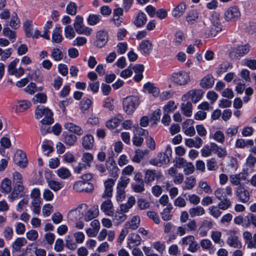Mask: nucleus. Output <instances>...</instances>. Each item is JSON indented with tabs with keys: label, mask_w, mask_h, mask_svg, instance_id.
<instances>
[{
	"label": "nucleus",
	"mask_w": 256,
	"mask_h": 256,
	"mask_svg": "<svg viewBox=\"0 0 256 256\" xmlns=\"http://www.w3.org/2000/svg\"><path fill=\"white\" fill-rule=\"evenodd\" d=\"M35 114L37 119L44 117L40 121L41 124H52L54 122L52 111L43 106H39L37 107Z\"/></svg>",
	"instance_id": "f257e3e1"
},
{
	"label": "nucleus",
	"mask_w": 256,
	"mask_h": 256,
	"mask_svg": "<svg viewBox=\"0 0 256 256\" xmlns=\"http://www.w3.org/2000/svg\"><path fill=\"white\" fill-rule=\"evenodd\" d=\"M130 182L126 176H121L118 180L116 189V199L118 202H122L126 198L125 189Z\"/></svg>",
	"instance_id": "f03ea898"
},
{
	"label": "nucleus",
	"mask_w": 256,
	"mask_h": 256,
	"mask_svg": "<svg viewBox=\"0 0 256 256\" xmlns=\"http://www.w3.org/2000/svg\"><path fill=\"white\" fill-rule=\"evenodd\" d=\"M139 105V100L136 96L126 97L123 101V108L128 114H132Z\"/></svg>",
	"instance_id": "7ed1b4c3"
},
{
	"label": "nucleus",
	"mask_w": 256,
	"mask_h": 256,
	"mask_svg": "<svg viewBox=\"0 0 256 256\" xmlns=\"http://www.w3.org/2000/svg\"><path fill=\"white\" fill-rule=\"evenodd\" d=\"M171 80L179 86L187 84L190 80V77L188 72L185 71H179L172 74Z\"/></svg>",
	"instance_id": "20e7f679"
},
{
	"label": "nucleus",
	"mask_w": 256,
	"mask_h": 256,
	"mask_svg": "<svg viewBox=\"0 0 256 256\" xmlns=\"http://www.w3.org/2000/svg\"><path fill=\"white\" fill-rule=\"evenodd\" d=\"M250 50V46L248 44L238 46L236 48H232L229 56L232 60H238L246 54Z\"/></svg>",
	"instance_id": "39448f33"
},
{
	"label": "nucleus",
	"mask_w": 256,
	"mask_h": 256,
	"mask_svg": "<svg viewBox=\"0 0 256 256\" xmlns=\"http://www.w3.org/2000/svg\"><path fill=\"white\" fill-rule=\"evenodd\" d=\"M203 92L201 90L194 89L190 90L182 96L183 101H186L190 98L194 103H196L201 100Z\"/></svg>",
	"instance_id": "423d86ee"
},
{
	"label": "nucleus",
	"mask_w": 256,
	"mask_h": 256,
	"mask_svg": "<svg viewBox=\"0 0 256 256\" xmlns=\"http://www.w3.org/2000/svg\"><path fill=\"white\" fill-rule=\"evenodd\" d=\"M26 194V191L23 184L14 185L12 192L8 196V198L10 202H13L15 200L24 197Z\"/></svg>",
	"instance_id": "0eeeda50"
},
{
	"label": "nucleus",
	"mask_w": 256,
	"mask_h": 256,
	"mask_svg": "<svg viewBox=\"0 0 256 256\" xmlns=\"http://www.w3.org/2000/svg\"><path fill=\"white\" fill-rule=\"evenodd\" d=\"M19 59L16 58L10 63L8 66V72L9 74L20 77L24 74V70L23 68H16Z\"/></svg>",
	"instance_id": "6e6552de"
},
{
	"label": "nucleus",
	"mask_w": 256,
	"mask_h": 256,
	"mask_svg": "<svg viewBox=\"0 0 256 256\" xmlns=\"http://www.w3.org/2000/svg\"><path fill=\"white\" fill-rule=\"evenodd\" d=\"M240 16L239 9L236 6L228 8L224 13V18L227 22H235Z\"/></svg>",
	"instance_id": "1a4fd4ad"
},
{
	"label": "nucleus",
	"mask_w": 256,
	"mask_h": 256,
	"mask_svg": "<svg viewBox=\"0 0 256 256\" xmlns=\"http://www.w3.org/2000/svg\"><path fill=\"white\" fill-rule=\"evenodd\" d=\"M73 188L77 192H91L94 190V186L90 182L79 180L74 184Z\"/></svg>",
	"instance_id": "9d476101"
},
{
	"label": "nucleus",
	"mask_w": 256,
	"mask_h": 256,
	"mask_svg": "<svg viewBox=\"0 0 256 256\" xmlns=\"http://www.w3.org/2000/svg\"><path fill=\"white\" fill-rule=\"evenodd\" d=\"M106 168L109 172L110 176L116 180L118 176L119 168L113 158H110L106 162Z\"/></svg>",
	"instance_id": "9b49d317"
},
{
	"label": "nucleus",
	"mask_w": 256,
	"mask_h": 256,
	"mask_svg": "<svg viewBox=\"0 0 256 256\" xmlns=\"http://www.w3.org/2000/svg\"><path fill=\"white\" fill-rule=\"evenodd\" d=\"M88 205L86 204H82L78 206L76 209L70 210L68 214V219L74 222L82 217L83 214H81L80 210L83 208H86Z\"/></svg>",
	"instance_id": "f8f14e48"
},
{
	"label": "nucleus",
	"mask_w": 256,
	"mask_h": 256,
	"mask_svg": "<svg viewBox=\"0 0 256 256\" xmlns=\"http://www.w3.org/2000/svg\"><path fill=\"white\" fill-rule=\"evenodd\" d=\"M235 192L236 196L240 202L246 203L250 200V193L248 191L242 186H237L236 188Z\"/></svg>",
	"instance_id": "ddd939ff"
},
{
	"label": "nucleus",
	"mask_w": 256,
	"mask_h": 256,
	"mask_svg": "<svg viewBox=\"0 0 256 256\" xmlns=\"http://www.w3.org/2000/svg\"><path fill=\"white\" fill-rule=\"evenodd\" d=\"M168 159V162H169L168 156L164 152H159L156 158H152L150 160L149 162L152 165L161 166L162 165L166 164V160Z\"/></svg>",
	"instance_id": "4468645a"
},
{
	"label": "nucleus",
	"mask_w": 256,
	"mask_h": 256,
	"mask_svg": "<svg viewBox=\"0 0 256 256\" xmlns=\"http://www.w3.org/2000/svg\"><path fill=\"white\" fill-rule=\"evenodd\" d=\"M242 236L248 248H256V233L252 236V234L250 232L246 231L243 233Z\"/></svg>",
	"instance_id": "2eb2a0df"
},
{
	"label": "nucleus",
	"mask_w": 256,
	"mask_h": 256,
	"mask_svg": "<svg viewBox=\"0 0 256 256\" xmlns=\"http://www.w3.org/2000/svg\"><path fill=\"white\" fill-rule=\"evenodd\" d=\"M194 121L188 119L182 124V129L184 132L188 136H192L196 134L195 128L193 126Z\"/></svg>",
	"instance_id": "dca6fc26"
},
{
	"label": "nucleus",
	"mask_w": 256,
	"mask_h": 256,
	"mask_svg": "<svg viewBox=\"0 0 256 256\" xmlns=\"http://www.w3.org/2000/svg\"><path fill=\"white\" fill-rule=\"evenodd\" d=\"M14 160L16 164L22 168H24L27 164L26 154L21 150H18L14 155Z\"/></svg>",
	"instance_id": "f3484780"
},
{
	"label": "nucleus",
	"mask_w": 256,
	"mask_h": 256,
	"mask_svg": "<svg viewBox=\"0 0 256 256\" xmlns=\"http://www.w3.org/2000/svg\"><path fill=\"white\" fill-rule=\"evenodd\" d=\"M200 243L202 248L204 251L208 252L210 254H213L215 253L216 248L209 239H202Z\"/></svg>",
	"instance_id": "a211bd4d"
},
{
	"label": "nucleus",
	"mask_w": 256,
	"mask_h": 256,
	"mask_svg": "<svg viewBox=\"0 0 256 256\" xmlns=\"http://www.w3.org/2000/svg\"><path fill=\"white\" fill-rule=\"evenodd\" d=\"M142 238L137 234L132 233L128 235V246L130 248L137 246L140 244Z\"/></svg>",
	"instance_id": "6ab92c4d"
},
{
	"label": "nucleus",
	"mask_w": 256,
	"mask_h": 256,
	"mask_svg": "<svg viewBox=\"0 0 256 256\" xmlns=\"http://www.w3.org/2000/svg\"><path fill=\"white\" fill-rule=\"evenodd\" d=\"M101 210L108 216H112L114 214L113 204L110 200H104L100 206Z\"/></svg>",
	"instance_id": "aec40b11"
},
{
	"label": "nucleus",
	"mask_w": 256,
	"mask_h": 256,
	"mask_svg": "<svg viewBox=\"0 0 256 256\" xmlns=\"http://www.w3.org/2000/svg\"><path fill=\"white\" fill-rule=\"evenodd\" d=\"M214 194L218 200H221L226 196H232V188L230 186H227L224 188H218L214 191Z\"/></svg>",
	"instance_id": "412c9836"
},
{
	"label": "nucleus",
	"mask_w": 256,
	"mask_h": 256,
	"mask_svg": "<svg viewBox=\"0 0 256 256\" xmlns=\"http://www.w3.org/2000/svg\"><path fill=\"white\" fill-rule=\"evenodd\" d=\"M214 83V78L211 74H208L204 77L200 82L202 88L208 89L212 88Z\"/></svg>",
	"instance_id": "4be33fe9"
},
{
	"label": "nucleus",
	"mask_w": 256,
	"mask_h": 256,
	"mask_svg": "<svg viewBox=\"0 0 256 256\" xmlns=\"http://www.w3.org/2000/svg\"><path fill=\"white\" fill-rule=\"evenodd\" d=\"M96 44L102 48L104 46L108 40V34L104 30H99L96 34Z\"/></svg>",
	"instance_id": "5701e85b"
},
{
	"label": "nucleus",
	"mask_w": 256,
	"mask_h": 256,
	"mask_svg": "<svg viewBox=\"0 0 256 256\" xmlns=\"http://www.w3.org/2000/svg\"><path fill=\"white\" fill-rule=\"evenodd\" d=\"M246 176L244 172H240L238 174L230 176V183L238 186H242L240 182L246 180Z\"/></svg>",
	"instance_id": "b1692460"
},
{
	"label": "nucleus",
	"mask_w": 256,
	"mask_h": 256,
	"mask_svg": "<svg viewBox=\"0 0 256 256\" xmlns=\"http://www.w3.org/2000/svg\"><path fill=\"white\" fill-rule=\"evenodd\" d=\"M202 139L198 136L194 138H186L184 142L185 145L188 148H200L202 146Z\"/></svg>",
	"instance_id": "393cba45"
},
{
	"label": "nucleus",
	"mask_w": 256,
	"mask_h": 256,
	"mask_svg": "<svg viewBox=\"0 0 256 256\" xmlns=\"http://www.w3.org/2000/svg\"><path fill=\"white\" fill-rule=\"evenodd\" d=\"M226 243L231 247L240 248L241 247V243L238 240V237L236 235L234 231H232L230 236L228 238Z\"/></svg>",
	"instance_id": "a878e982"
},
{
	"label": "nucleus",
	"mask_w": 256,
	"mask_h": 256,
	"mask_svg": "<svg viewBox=\"0 0 256 256\" xmlns=\"http://www.w3.org/2000/svg\"><path fill=\"white\" fill-rule=\"evenodd\" d=\"M146 21L147 18L146 14L142 12H140L135 17L134 24L137 27L140 28L144 26Z\"/></svg>",
	"instance_id": "bb28decb"
},
{
	"label": "nucleus",
	"mask_w": 256,
	"mask_h": 256,
	"mask_svg": "<svg viewBox=\"0 0 256 256\" xmlns=\"http://www.w3.org/2000/svg\"><path fill=\"white\" fill-rule=\"evenodd\" d=\"M62 136V142L67 146H74L77 141V138L74 134H68L64 132Z\"/></svg>",
	"instance_id": "cd10ccee"
},
{
	"label": "nucleus",
	"mask_w": 256,
	"mask_h": 256,
	"mask_svg": "<svg viewBox=\"0 0 256 256\" xmlns=\"http://www.w3.org/2000/svg\"><path fill=\"white\" fill-rule=\"evenodd\" d=\"M99 210L98 206L95 205L90 208L86 212L84 216V220L88 222L98 215Z\"/></svg>",
	"instance_id": "c85d7f7f"
},
{
	"label": "nucleus",
	"mask_w": 256,
	"mask_h": 256,
	"mask_svg": "<svg viewBox=\"0 0 256 256\" xmlns=\"http://www.w3.org/2000/svg\"><path fill=\"white\" fill-rule=\"evenodd\" d=\"M140 220L138 216H134L130 220L126 222V228L136 230L140 226Z\"/></svg>",
	"instance_id": "c756f323"
},
{
	"label": "nucleus",
	"mask_w": 256,
	"mask_h": 256,
	"mask_svg": "<svg viewBox=\"0 0 256 256\" xmlns=\"http://www.w3.org/2000/svg\"><path fill=\"white\" fill-rule=\"evenodd\" d=\"M112 216L114 224L116 226L123 222L127 218V216L120 210L116 212Z\"/></svg>",
	"instance_id": "7c9ffc66"
},
{
	"label": "nucleus",
	"mask_w": 256,
	"mask_h": 256,
	"mask_svg": "<svg viewBox=\"0 0 256 256\" xmlns=\"http://www.w3.org/2000/svg\"><path fill=\"white\" fill-rule=\"evenodd\" d=\"M144 91L149 94H152L154 96H158L160 94V90L154 84L148 82L144 84Z\"/></svg>",
	"instance_id": "2f4dec72"
},
{
	"label": "nucleus",
	"mask_w": 256,
	"mask_h": 256,
	"mask_svg": "<svg viewBox=\"0 0 256 256\" xmlns=\"http://www.w3.org/2000/svg\"><path fill=\"white\" fill-rule=\"evenodd\" d=\"M199 14L196 10H191L186 14V20L189 24H192L198 22Z\"/></svg>",
	"instance_id": "473e14b6"
},
{
	"label": "nucleus",
	"mask_w": 256,
	"mask_h": 256,
	"mask_svg": "<svg viewBox=\"0 0 256 256\" xmlns=\"http://www.w3.org/2000/svg\"><path fill=\"white\" fill-rule=\"evenodd\" d=\"M152 44L150 40H144L140 44V50L144 54H149L152 52Z\"/></svg>",
	"instance_id": "72a5a7b5"
},
{
	"label": "nucleus",
	"mask_w": 256,
	"mask_h": 256,
	"mask_svg": "<svg viewBox=\"0 0 256 256\" xmlns=\"http://www.w3.org/2000/svg\"><path fill=\"white\" fill-rule=\"evenodd\" d=\"M186 8L185 2H182L178 5L172 10V14L176 18H180L184 12Z\"/></svg>",
	"instance_id": "f704fd0d"
},
{
	"label": "nucleus",
	"mask_w": 256,
	"mask_h": 256,
	"mask_svg": "<svg viewBox=\"0 0 256 256\" xmlns=\"http://www.w3.org/2000/svg\"><path fill=\"white\" fill-rule=\"evenodd\" d=\"M188 212L190 216L192 218L204 215L205 214V210L202 206H198L190 208Z\"/></svg>",
	"instance_id": "c9c22d12"
},
{
	"label": "nucleus",
	"mask_w": 256,
	"mask_h": 256,
	"mask_svg": "<svg viewBox=\"0 0 256 256\" xmlns=\"http://www.w3.org/2000/svg\"><path fill=\"white\" fill-rule=\"evenodd\" d=\"M136 203L135 198L131 196L128 198L127 202L126 204H122L120 205V210L124 213L128 212Z\"/></svg>",
	"instance_id": "e433bc0d"
},
{
	"label": "nucleus",
	"mask_w": 256,
	"mask_h": 256,
	"mask_svg": "<svg viewBox=\"0 0 256 256\" xmlns=\"http://www.w3.org/2000/svg\"><path fill=\"white\" fill-rule=\"evenodd\" d=\"M222 30V26L218 21L214 22L211 28L209 29V36H216L218 32Z\"/></svg>",
	"instance_id": "4c0bfd02"
},
{
	"label": "nucleus",
	"mask_w": 256,
	"mask_h": 256,
	"mask_svg": "<svg viewBox=\"0 0 256 256\" xmlns=\"http://www.w3.org/2000/svg\"><path fill=\"white\" fill-rule=\"evenodd\" d=\"M0 188L2 192L10 193L12 190L11 180L8 178L4 179L1 182Z\"/></svg>",
	"instance_id": "58836bf2"
},
{
	"label": "nucleus",
	"mask_w": 256,
	"mask_h": 256,
	"mask_svg": "<svg viewBox=\"0 0 256 256\" xmlns=\"http://www.w3.org/2000/svg\"><path fill=\"white\" fill-rule=\"evenodd\" d=\"M27 242L24 238H18L12 244V249L16 252H19L22 246L26 244Z\"/></svg>",
	"instance_id": "ea45409f"
},
{
	"label": "nucleus",
	"mask_w": 256,
	"mask_h": 256,
	"mask_svg": "<svg viewBox=\"0 0 256 256\" xmlns=\"http://www.w3.org/2000/svg\"><path fill=\"white\" fill-rule=\"evenodd\" d=\"M93 136L90 134L85 136L82 139V146L86 150H90L93 146Z\"/></svg>",
	"instance_id": "a19ab883"
},
{
	"label": "nucleus",
	"mask_w": 256,
	"mask_h": 256,
	"mask_svg": "<svg viewBox=\"0 0 256 256\" xmlns=\"http://www.w3.org/2000/svg\"><path fill=\"white\" fill-rule=\"evenodd\" d=\"M180 108L183 114L188 117H190L192 114V104L190 102L182 103Z\"/></svg>",
	"instance_id": "79ce46f5"
},
{
	"label": "nucleus",
	"mask_w": 256,
	"mask_h": 256,
	"mask_svg": "<svg viewBox=\"0 0 256 256\" xmlns=\"http://www.w3.org/2000/svg\"><path fill=\"white\" fill-rule=\"evenodd\" d=\"M172 208V204H169L167 205V206L163 210L160 214L163 220H168L172 218V214H170V212Z\"/></svg>",
	"instance_id": "37998d69"
},
{
	"label": "nucleus",
	"mask_w": 256,
	"mask_h": 256,
	"mask_svg": "<svg viewBox=\"0 0 256 256\" xmlns=\"http://www.w3.org/2000/svg\"><path fill=\"white\" fill-rule=\"evenodd\" d=\"M62 32L61 28L56 26L52 34V41L56 43H60L62 40V36L60 33Z\"/></svg>",
	"instance_id": "c03bdc74"
},
{
	"label": "nucleus",
	"mask_w": 256,
	"mask_h": 256,
	"mask_svg": "<svg viewBox=\"0 0 256 256\" xmlns=\"http://www.w3.org/2000/svg\"><path fill=\"white\" fill-rule=\"evenodd\" d=\"M56 173L58 177L63 180L69 178L72 175L70 170L64 167L59 168Z\"/></svg>",
	"instance_id": "a18cd8bd"
},
{
	"label": "nucleus",
	"mask_w": 256,
	"mask_h": 256,
	"mask_svg": "<svg viewBox=\"0 0 256 256\" xmlns=\"http://www.w3.org/2000/svg\"><path fill=\"white\" fill-rule=\"evenodd\" d=\"M47 182L48 187L54 192H57L60 190L63 186L62 182L55 180H48Z\"/></svg>",
	"instance_id": "49530a36"
},
{
	"label": "nucleus",
	"mask_w": 256,
	"mask_h": 256,
	"mask_svg": "<svg viewBox=\"0 0 256 256\" xmlns=\"http://www.w3.org/2000/svg\"><path fill=\"white\" fill-rule=\"evenodd\" d=\"M196 180L193 176L188 177L186 179L185 186H182L184 190H192L196 185Z\"/></svg>",
	"instance_id": "de8ad7c7"
},
{
	"label": "nucleus",
	"mask_w": 256,
	"mask_h": 256,
	"mask_svg": "<svg viewBox=\"0 0 256 256\" xmlns=\"http://www.w3.org/2000/svg\"><path fill=\"white\" fill-rule=\"evenodd\" d=\"M24 28L26 36L28 38L32 36L33 24L30 20H26L24 23Z\"/></svg>",
	"instance_id": "09e8293b"
},
{
	"label": "nucleus",
	"mask_w": 256,
	"mask_h": 256,
	"mask_svg": "<svg viewBox=\"0 0 256 256\" xmlns=\"http://www.w3.org/2000/svg\"><path fill=\"white\" fill-rule=\"evenodd\" d=\"M29 251L34 252L36 256H46V251L44 249L38 248L36 247L32 248V246H28L26 248V252L28 253Z\"/></svg>",
	"instance_id": "8fccbe9b"
},
{
	"label": "nucleus",
	"mask_w": 256,
	"mask_h": 256,
	"mask_svg": "<svg viewBox=\"0 0 256 256\" xmlns=\"http://www.w3.org/2000/svg\"><path fill=\"white\" fill-rule=\"evenodd\" d=\"M244 224L249 226L251 224L256 227V216L254 214L250 213L244 218Z\"/></svg>",
	"instance_id": "3c124183"
},
{
	"label": "nucleus",
	"mask_w": 256,
	"mask_h": 256,
	"mask_svg": "<svg viewBox=\"0 0 256 256\" xmlns=\"http://www.w3.org/2000/svg\"><path fill=\"white\" fill-rule=\"evenodd\" d=\"M31 106L30 102L26 100H23L18 102L16 107V110L19 112H23L28 108Z\"/></svg>",
	"instance_id": "603ef678"
},
{
	"label": "nucleus",
	"mask_w": 256,
	"mask_h": 256,
	"mask_svg": "<svg viewBox=\"0 0 256 256\" xmlns=\"http://www.w3.org/2000/svg\"><path fill=\"white\" fill-rule=\"evenodd\" d=\"M177 108V106L175 104L174 101L170 100L167 102L164 106L163 110L164 112L166 114H170L174 112Z\"/></svg>",
	"instance_id": "864d4df0"
},
{
	"label": "nucleus",
	"mask_w": 256,
	"mask_h": 256,
	"mask_svg": "<svg viewBox=\"0 0 256 256\" xmlns=\"http://www.w3.org/2000/svg\"><path fill=\"white\" fill-rule=\"evenodd\" d=\"M2 34L4 36L8 38L9 39L12 40L14 42L16 40V35L14 31L11 30L8 27L6 26L2 30Z\"/></svg>",
	"instance_id": "5fc2aeb1"
},
{
	"label": "nucleus",
	"mask_w": 256,
	"mask_h": 256,
	"mask_svg": "<svg viewBox=\"0 0 256 256\" xmlns=\"http://www.w3.org/2000/svg\"><path fill=\"white\" fill-rule=\"evenodd\" d=\"M3 236L6 240H10L14 236V230L12 227L6 226L2 232Z\"/></svg>",
	"instance_id": "6e6d98bb"
},
{
	"label": "nucleus",
	"mask_w": 256,
	"mask_h": 256,
	"mask_svg": "<svg viewBox=\"0 0 256 256\" xmlns=\"http://www.w3.org/2000/svg\"><path fill=\"white\" fill-rule=\"evenodd\" d=\"M208 170L210 171L216 170L218 168V164L215 158H211L206 161Z\"/></svg>",
	"instance_id": "4d7b16f0"
},
{
	"label": "nucleus",
	"mask_w": 256,
	"mask_h": 256,
	"mask_svg": "<svg viewBox=\"0 0 256 256\" xmlns=\"http://www.w3.org/2000/svg\"><path fill=\"white\" fill-rule=\"evenodd\" d=\"M220 202L218 204V207L221 210H228L232 204L230 200L227 198H224L223 200H220Z\"/></svg>",
	"instance_id": "13d9d810"
},
{
	"label": "nucleus",
	"mask_w": 256,
	"mask_h": 256,
	"mask_svg": "<svg viewBox=\"0 0 256 256\" xmlns=\"http://www.w3.org/2000/svg\"><path fill=\"white\" fill-rule=\"evenodd\" d=\"M101 16L96 14H90L87 18L88 24L90 26L96 24L101 20Z\"/></svg>",
	"instance_id": "bf43d9fd"
},
{
	"label": "nucleus",
	"mask_w": 256,
	"mask_h": 256,
	"mask_svg": "<svg viewBox=\"0 0 256 256\" xmlns=\"http://www.w3.org/2000/svg\"><path fill=\"white\" fill-rule=\"evenodd\" d=\"M64 35L66 38L70 40L75 37L76 33L72 26L68 25L65 27Z\"/></svg>",
	"instance_id": "052dcab7"
},
{
	"label": "nucleus",
	"mask_w": 256,
	"mask_h": 256,
	"mask_svg": "<svg viewBox=\"0 0 256 256\" xmlns=\"http://www.w3.org/2000/svg\"><path fill=\"white\" fill-rule=\"evenodd\" d=\"M232 66L229 62H223L222 64H220L216 70L217 74L219 75L221 74L226 72Z\"/></svg>",
	"instance_id": "680f3d73"
},
{
	"label": "nucleus",
	"mask_w": 256,
	"mask_h": 256,
	"mask_svg": "<svg viewBox=\"0 0 256 256\" xmlns=\"http://www.w3.org/2000/svg\"><path fill=\"white\" fill-rule=\"evenodd\" d=\"M66 12L70 15L74 16L77 12V6L74 2H70L68 4L66 8Z\"/></svg>",
	"instance_id": "e2e57ef3"
},
{
	"label": "nucleus",
	"mask_w": 256,
	"mask_h": 256,
	"mask_svg": "<svg viewBox=\"0 0 256 256\" xmlns=\"http://www.w3.org/2000/svg\"><path fill=\"white\" fill-rule=\"evenodd\" d=\"M82 162L86 164L88 166H90L91 163L94 160V156L90 152H84L82 154Z\"/></svg>",
	"instance_id": "0e129e2a"
},
{
	"label": "nucleus",
	"mask_w": 256,
	"mask_h": 256,
	"mask_svg": "<svg viewBox=\"0 0 256 256\" xmlns=\"http://www.w3.org/2000/svg\"><path fill=\"white\" fill-rule=\"evenodd\" d=\"M156 176L154 170H147L145 173V181L146 182H150L154 181Z\"/></svg>",
	"instance_id": "69168bd1"
},
{
	"label": "nucleus",
	"mask_w": 256,
	"mask_h": 256,
	"mask_svg": "<svg viewBox=\"0 0 256 256\" xmlns=\"http://www.w3.org/2000/svg\"><path fill=\"white\" fill-rule=\"evenodd\" d=\"M218 206H212L208 208L209 213L213 217L215 218H218L222 214Z\"/></svg>",
	"instance_id": "338daca9"
},
{
	"label": "nucleus",
	"mask_w": 256,
	"mask_h": 256,
	"mask_svg": "<svg viewBox=\"0 0 256 256\" xmlns=\"http://www.w3.org/2000/svg\"><path fill=\"white\" fill-rule=\"evenodd\" d=\"M120 123V120L116 118H114L106 122V126L110 129H114L117 128Z\"/></svg>",
	"instance_id": "774afa93"
}]
</instances>
